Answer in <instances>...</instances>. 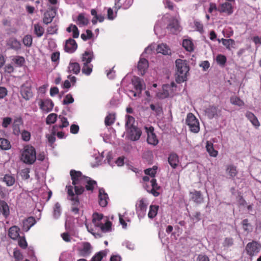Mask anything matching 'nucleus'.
Returning a JSON list of instances; mask_svg holds the SVG:
<instances>
[{"label": "nucleus", "mask_w": 261, "mask_h": 261, "mask_svg": "<svg viewBox=\"0 0 261 261\" xmlns=\"http://www.w3.org/2000/svg\"><path fill=\"white\" fill-rule=\"evenodd\" d=\"M178 21L176 19H173L168 24L167 28L173 33H176L179 30Z\"/></svg>", "instance_id": "a878e982"}, {"label": "nucleus", "mask_w": 261, "mask_h": 261, "mask_svg": "<svg viewBox=\"0 0 261 261\" xmlns=\"http://www.w3.org/2000/svg\"><path fill=\"white\" fill-rule=\"evenodd\" d=\"M261 245L259 243L253 241L248 243V244L246 245L245 250L247 254L252 257L258 254Z\"/></svg>", "instance_id": "20e7f679"}, {"label": "nucleus", "mask_w": 261, "mask_h": 261, "mask_svg": "<svg viewBox=\"0 0 261 261\" xmlns=\"http://www.w3.org/2000/svg\"><path fill=\"white\" fill-rule=\"evenodd\" d=\"M126 137L132 141H136L140 138L142 131L138 127H132L126 128Z\"/></svg>", "instance_id": "423d86ee"}, {"label": "nucleus", "mask_w": 261, "mask_h": 261, "mask_svg": "<svg viewBox=\"0 0 261 261\" xmlns=\"http://www.w3.org/2000/svg\"><path fill=\"white\" fill-rule=\"evenodd\" d=\"M80 71V66L77 62L70 63L68 66V72H73L75 74H77Z\"/></svg>", "instance_id": "473e14b6"}, {"label": "nucleus", "mask_w": 261, "mask_h": 261, "mask_svg": "<svg viewBox=\"0 0 261 261\" xmlns=\"http://www.w3.org/2000/svg\"><path fill=\"white\" fill-rule=\"evenodd\" d=\"M69 199L72 201L71 211L74 214H78L79 212V206L80 205L78 195H81L84 191L83 185H74V195L73 188L71 185L66 186Z\"/></svg>", "instance_id": "f257e3e1"}, {"label": "nucleus", "mask_w": 261, "mask_h": 261, "mask_svg": "<svg viewBox=\"0 0 261 261\" xmlns=\"http://www.w3.org/2000/svg\"><path fill=\"white\" fill-rule=\"evenodd\" d=\"M222 42L224 46L228 48L230 45L233 44L234 41L232 39H222Z\"/></svg>", "instance_id": "680f3d73"}, {"label": "nucleus", "mask_w": 261, "mask_h": 261, "mask_svg": "<svg viewBox=\"0 0 261 261\" xmlns=\"http://www.w3.org/2000/svg\"><path fill=\"white\" fill-rule=\"evenodd\" d=\"M112 223L109 219L106 220L103 223L101 224V225H99L97 227L100 228L101 232H108L111 230Z\"/></svg>", "instance_id": "c85d7f7f"}, {"label": "nucleus", "mask_w": 261, "mask_h": 261, "mask_svg": "<svg viewBox=\"0 0 261 261\" xmlns=\"http://www.w3.org/2000/svg\"><path fill=\"white\" fill-rule=\"evenodd\" d=\"M206 149L211 156L216 157L218 155V151L214 148L213 144L209 141H207L205 146Z\"/></svg>", "instance_id": "c756f323"}, {"label": "nucleus", "mask_w": 261, "mask_h": 261, "mask_svg": "<svg viewBox=\"0 0 261 261\" xmlns=\"http://www.w3.org/2000/svg\"><path fill=\"white\" fill-rule=\"evenodd\" d=\"M223 246L224 247H230L233 244V240L231 238H226L224 239L223 242Z\"/></svg>", "instance_id": "09e8293b"}, {"label": "nucleus", "mask_w": 261, "mask_h": 261, "mask_svg": "<svg viewBox=\"0 0 261 261\" xmlns=\"http://www.w3.org/2000/svg\"><path fill=\"white\" fill-rule=\"evenodd\" d=\"M77 20L84 25H87L89 22L88 20L84 17L83 14L79 15Z\"/></svg>", "instance_id": "4d7b16f0"}, {"label": "nucleus", "mask_w": 261, "mask_h": 261, "mask_svg": "<svg viewBox=\"0 0 261 261\" xmlns=\"http://www.w3.org/2000/svg\"><path fill=\"white\" fill-rule=\"evenodd\" d=\"M74 99L72 97V95L70 94H68L65 96L63 101V103L64 105H68L69 103H72Z\"/></svg>", "instance_id": "6e6d98bb"}, {"label": "nucleus", "mask_w": 261, "mask_h": 261, "mask_svg": "<svg viewBox=\"0 0 261 261\" xmlns=\"http://www.w3.org/2000/svg\"><path fill=\"white\" fill-rule=\"evenodd\" d=\"M96 185V181L92 180L90 177H88V179L84 180L81 185H85V188L87 190L92 191L94 189V186Z\"/></svg>", "instance_id": "bb28decb"}, {"label": "nucleus", "mask_w": 261, "mask_h": 261, "mask_svg": "<svg viewBox=\"0 0 261 261\" xmlns=\"http://www.w3.org/2000/svg\"><path fill=\"white\" fill-rule=\"evenodd\" d=\"M30 169L28 168L22 170V176L24 179H28L30 178Z\"/></svg>", "instance_id": "774afa93"}, {"label": "nucleus", "mask_w": 261, "mask_h": 261, "mask_svg": "<svg viewBox=\"0 0 261 261\" xmlns=\"http://www.w3.org/2000/svg\"><path fill=\"white\" fill-rule=\"evenodd\" d=\"M191 199L196 204H200L203 202L204 198L200 191L194 190L190 193Z\"/></svg>", "instance_id": "dca6fc26"}, {"label": "nucleus", "mask_w": 261, "mask_h": 261, "mask_svg": "<svg viewBox=\"0 0 261 261\" xmlns=\"http://www.w3.org/2000/svg\"><path fill=\"white\" fill-rule=\"evenodd\" d=\"M23 43L27 46H28V47L31 46L32 44V36L29 35H27L25 36L23 39Z\"/></svg>", "instance_id": "8fccbe9b"}, {"label": "nucleus", "mask_w": 261, "mask_h": 261, "mask_svg": "<svg viewBox=\"0 0 261 261\" xmlns=\"http://www.w3.org/2000/svg\"><path fill=\"white\" fill-rule=\"evenodd\" d=\"M226 173L228 178L233 180L238 174L237 167L235 165H232L227 166Z\"/></svg>", "instance_id": "aec40b11"}, {"label": "nucleus", "mask_w": 261, "mask_h": 261, "mask_svg": "<svg viewBox=\"0 0 261 261\" xmlns=\"http://www.w3.org/2000/svg\"><path fill=\"white\" fill-rule=\"evenodd\" d=\"M39 106L40 108L43 112L48 113L52 110L54 105L53 102L50 100H46L43 101L40 99L39 100Z\"/></svg>", "instance_id": "f3484780"}, {"label": "nucleus", "mask_w": 261, "mask_h": 261, "mask_svg": "<svg viewBox=\"0 0 261 261\" xmlns=\"http://www.w3.org/2000/svg\"><path fill=\"white\" fill-rule=\"evenodd\" d=\"M22 123V121L20 119H18L14 120L13 124V133L15 135H18L20 133L19 125Z\"/></svg>", "instance_id": "58836bf2"}, {"label": "nucleus", "mask_w": 261, "mask_h": 261, "mask_svg": "<svg viewBox=\"0 0 261 261\" xmlns=\"http://www.w3.org/2000/svg\"><path fill=\"white\" fill-rule=\"evenodd\" d=\"M175 65L177 72L180 74H187L189 70L186 60L177 59L175 61Z\"/></svg>", "instance_id": "6e6552de"}, {"label": "nucleus", "mask_w": 261, "mask_h": 261, "mask_svg": "<svg viewBox=\"0 0 261 261\" xmlns=\"http://www.w3.org/2000/svg\"><path fill=\"white\" fill-rule=\"evenodd\" d=\"M77 44L75 41L71 38L66 40L65 45V50L68 53H73L77 48Z\"/></svg>", "instance_id": "a211bd4d"}, {"label": "nucleus", "mask_w": 261, "mask_h": 261, "mask_svg": "<svg viewBox=\"0 0 261 261\" xmlns=\"http://www.w3.org/2000/svg\"><path fill=\"white\" fill-rule=\"evenodd\" d=\"M147 134H148V137H147V142L148 144L151 145H156L159 143V140L154 133V128L153 127L150 126L149 128L146 127Z\"/></svg>", "instance_id": "1a4fd4ad"}, {"label": "nucleus", "mask_w": 261, "mask_h": 261, "mask_svg": "<svg viewBox=\"0 0 261 261\" xmlns=\"http://www.w3.org/2000/svg\"><path fill=\"white\" fill-rule=\"evenodd\" d=\"M0 148L2 150H8L11 148L10 141L3 138H0Z\"/></svg>", "instance_id": "f704fd0d"}, {"label": "nucleus", "mask_w": 261, "mask_h": 261, "mask_svg": "<svg viewBox=\"0 0 261 261\" xmlns=\"http://www.w3.org/2000/svg\"><path fill=\"white\" fill-rule=\"evenodd\" d=\"M3 181L7 186H13L15 183V178L11 175L6 174L3 177Z\"/></svg>", "instance_id": "c9c22d12"}, {"label": "nucleus", "mask_w": 261, "mask_h": 261, "mask_svg": "<svg viewBox=\"0 0 261 261\" xmlns=\"http://www.w3.org/2000/svg\"><path fill=\"white\" fill-rule=\"evenodd\" d=\"M115 120V115H107L105 119V124L106 126H110L114 124Z\"/></svg>", "instance_id": "79ce46f5"}, {"label": "nucleus", "mask_w": 261, "mask_h": 261, "mask_svg": "<svg viewBox=\"0 0 261 261\" xmlns=\"http://www.w3.org/2000/svg\"><path fill=\"white\" fill-rule=\"evenodd\" d=\"M136 211L138 217H143L145 215L147 205L143 199L138 201L136 205Z\"/></svg>", "instance_id": "f8f14e48"}, {"label": "nucleus", "mask_w": 261, "mask_h": 261, "mask_svg": "<svg viewBox=\"0 0 261 261\" xmlns=\"http://www.w3.org/2000/svg\"><path fill=\"white\" fill-rule=\"evenodd\" d=\"M19 228L18 226L16 225L11 226L8 232L9 237L13 240L16 239L19 236Z\"/></svg>", "instance_id": "393cba45"}, {"label": "nucleus", "mask_w": 261, "mask_h": 261, "mask_svg": "<svg viewBox=\"0 0 261 261\" xmlns=\"http://www.w3.org/2000/svg\"><path fill=\"white\" fill-rule=\"evenodd\" d=\"M168 163L173 169H176L179 163L178 156L176 153H170L168 157Z\"/></svg>", "instance_id": "412c9836"}, {"label": "nucleus", "mask_w": 261, "mask_h": 261, "mask_svg": "<svg viewBox=\"0 0 261 261\" xmlns=\"http://www.w3.org/2000/svg\"><path fill=\"white\" fill-rule=\"evenodd\" d=\"M0 214L5 218H7L10 215L9 205L5 201H0Z\"/></svg>", "instance_id": "4be33fe9"}, {"label": "nucleus", "mask_w": 261, "mask_h": 261, "mask_svg": "<svg viewBox=\"0 0 261 261\" xmlns=\"http://www.w3.org/2000/svg\"><path fill=\"white\" fill-rule=\"evenodd\" d=\"M18 245L19 247L23 249H25L27 247L28 244L26 240L23 238H19L18 241Z\"/></svg>", "instance_id": "13d9d810"}, {"label": "nucleus", "mask_w": 261, "mask_h": 261, "mask_svg": "<svg viewBox=\"0 0 261 261\" xmlns=\"http://www.w3.org/2000/svg\"><path fill=\"white\" fill-rule=\"evenodd\" d=\"M105 255V254L103 252L100 251L97 252L91 258V261H101Z\"/></svg>", "instance_id": "de8ad7c7"}, {"label": "nucleus", "mask_w": 261, "mask_h": 261, "mask_svg": "<svg viewBox=\"0 0 261 261\" xmlns=\"http://www.w3.org/2000/svg\"><path fill=\"white\" fill-rule=\"evenodd\" d=\"M36 223V220L34 217H29L24 219L22 221V230L24 231H28Z\"/></svg>", "instance_id": "4468645a"}, {"label": "nucleus", "mask_w": 261, "mask_h": 261, "mask_svg": "<svg viewBox=\"0 0 261 261\" xmlns=\"http://www.w3.org/2000/svg\"><path fill=\"white\" fill-rule=\"evenodd\" d=\"M61 214V207L59 202H56L54 205V217L55 219H58L60 217Z\"/></svg>", "instance_id": "ea45409f"}, {"label": "nucleus", "mask_w": 261, "mask_h": 261, "mask_svg": "<svg viewBox=\"0 0 261 261\" xmlns=\"http://www.w3.org/2000/svg\"><path fill=\"white\" fill-rule=\"evenodd\" d=\"M21 136L24 141H29L30 139V133L27 130H23L21 133Z\"/></svg>", "instance_id": "052dcab7"}, {"label": "nucleus", "mask_w": 261, "mask_h": 261, "mask_svg": "<svg viewBox=\"0 0 261 261\" xmlns=\"http://www.w3.org/2000/svg\"><path fill=\"white\" fill-rule=\"evenodd\" d=\"M31 87V84L29 82H27L21 87L20 92L21 95L25 100H29L33 96Z\"/></svg>", "instance_id": "9d476101"}, {"label": "nucleus", "mask_w": 261, "mask_h": 261, "mask_svg": "<svg viewBox=\"0 0 261 261\" xmlns=\"http://www.w3.org/2000/svg\"><path fill=\"white\" fill-rule=\"evenodd\" d=\"M61 116L60 115L59 116V118H61V122H62V124H60L59 125H55L53 126V129H56L57 130L58 128H63L64 127H67L68 126L69 122H68L67 118H65L64 117H60Z\"/></svg>", "instance_id": "a19ab883"}, {"label": "nucleus", "mask_w": 261, "mask_h": 261, "mask_svg": "<svg viewBox=\"0 0 261 261\" xmlns=\"http://www.w3.org/2000/svg\"><path fill=\"white\" fill-rule=\"evenodd\" d=\"M125 120H126V123H125L126 128L132 127H137L134 124L135 123V119L132 116L126 115Z\"/></svg>", "instance_id": "4c0bfd02"}, {"label": "nucleus", "mask_w": 261, "mask_h": 261, "mask_svg": "<svg viewBox=\"0 0 261 261\" xmlns=\"http://www.w3.org/2000/svg\"><path fill=\"white\" fill-rule=\"evenodd\" d=\"M82 70L83 73L89 75L92 72V68L88 65H84Z\"/></svg>", "instance_id": "e2e57ef3"}, {"label": "nucleus", "mask_w": 261, "mask_h": 261, "mask_svg": "<svg viewBox=\"0 0 261 261\" xmlns=\"http://www.w3.org/2000/svg\"><path fill=\"white\" fill-rule=\"evenodd\" d=\"M93 58V52L86 51L82 57V61L84 62V65H88L90 63Z\"/></svg>", "instance_id": "7c9ffc66"}, {"label": "nucleus", "mask_w": 261, "mask_h": 261, "mask_svg": "<svg viewBox=\"0 0 261 261\" xmlns=\"http://www.w3.org/2000/svg\"><path fill=\"white\" fill-rule=\"evenodd\" d=\"M99 203L101 207H105L108 205L109 196L108 194L105 192L103 188H100L99 190Z\"/></svg>", "instance_id": "2eb2a0df"}, {"label": "nucleus", "mask_w": 261, "mask_h": 261, "mask_svg": "<svg viewBox=\"0 0 261 261\" xmlns=\"http://www.w3.org/2000/svg\"><path fill=\"white\" fill-rule=\"evenodd\" d=\"M183 47L188 51L193 50V44L190 40L185 39L182 42Z\"/></svg>", "instance_id": "c03bdc74"}, {"label": "nucleus", "mask_w": 261, "mask_h": 261, "mask_svg": "<svg viewBox=\"0 0 261 261\" xmlns=\"http://www.w3.org/2000/svg\"><path fill=\"white\" fill-rule=\"evenodd\" d=\"M132 84L134 85L136 92L130 91L134 96H136L138 93V96L141 93V91L145 88V85L143 80L137 76H134L132 79Z\"/></svg>", "instance_id": "0eeeda50"}, {"label": "nucleus", "mask_w": 261, "mask_h": 261, "mask_svg": "<svg viewBox=\"0 0 261 261\" xmlns=\"http://www.w3.org/2000/svg\"><path fill=\"white\" fill-rule=\"evenodd\" d=\"M56 10L54 7H51L50 11H47L44 14L43 22L46 24L51 22L56 14Z\"/></svg>", "instance_id": "6ab92c4d"}, {"label": "nucleus", "mask_w": 261, "mask_h": 261, "mask_svg": "<svg viewBox=\"0 0 261 261\" xmlns=\"http://www.w3.org/2000/svg\"><path fill=\"white\" fill-rule=\"evenodd\" d=\"M92 246L88 242H84L82 244V247L79 249V254L80 256L87 257L91 253Z\"/></svg>", "instance_id": "9b49d317"}, {"label": "nucleus", "mask_w": 261, "mask_h": 261, "mask_svg": "<svg viewBox=\"0 0 261 261\" xmlns=\"http://www.w3.org/2000/svg\"><path fill=\"white\" fill-rule=\"evenodd\" d=\"M150 184L152 187V189L150 191L148 190V191L152 194L155 197L159 196L160 193L156 191L160 189V187L158 186L156 179L153 178L151 179L150 180Z\"/></svg>", "instance_id": "b1692460"}, {"label": "nucleus", "mask_w": 261, "mask_h": 261, "mask_svg": "<svg viewBox=\"0 0 261 261\" xmlns=\"http://www.w3.org/2000/svg\"><path fill=\"white\" fill-rule=\"evenodd\" d=\"M216 61L219 64L223 66L226 63V58L223 55H219L216 57Z\"/></svg>", "instance_id": "603ef678"}, {"label": "nucleus", "mask_w": 261, "mask_h": 261, "mask_svg": "<svg viewBox=\"0 0 261 261\" xmlns=\"http://www.w3.org/2000/svg\"><path fill=\"white\" fill-rule=\"evenodd\" d=\"M156 50L158 53H161L164 55H169L171 54L170 48L166 44H165L158 45Z\"/></svg>", "instance_id": "cd10ccee"}, {"label": "nucleus", "mask_w": 261, "mask_h": 261, "mask_svg": "<svg viewBox=\"0 0 261 261\" xmlns=\"http://www.w3.org/2000/svg\"><path fill=\"white\" fill-rule=\"evenodd\" d=\"M205 113L207 114H216L219 113V111L216 107H210L205 110Z\"/></svg>", "instance_id": "69168bd1"}, {"label": "nucleus", "mask_w": 261, "mask_h": 261, "mask_svg": "<svg viewBox=\"0 0 261 261\" xmlns=\"http://www.w3.org/2000/svg\"><path fill=\"white\" fill-rule=\"evenodd\" d=\"M156 167L153 166L152 168H149L145 170L144 172L146 175H150L151 177H154L156 174Z\"/></svg>", "instance_id": "3c124183"}, {"label": "nucleus", "mask_w": 261, "mask_h": 261, "mask_svg": "<svg viewBox=\"0 0 261 261\" xmlns=\"http://www.w3.org/2000/svg\"><path fill=\"white\" fill-rule=\"evenodd\" d=\"M187 74H180L178 73L177 76L176 77V81L178 83H180L186 80Z\"/></svg>", "instance_id": "bf43d9fd"}, {"label": "nucleus", "mask_w": 261, "mask_h": 261, "mask_svg": "<svg viewBox=\"0 0 261 261\" xmlns=\"http://www.w3.org/2000/svg\"><path fill=\"white\" fill-rule=\"evenodd\" d=\"M148 67V63L144 58H141L138 64V69L141 72V74L143 75L145 71Z\"/></svg>", "instance_id": "5701e85b"}, {"label": "nucleus", "mask_w": 261, "mask_h": 261, "mask_svg": "<svg viewBox=\"0 0 261 261\" xmlns=\"http://www.w3.org/2000/svg\"><path fill=\"white\" fill-rule=\"evenodd\" d=\"M109 218L105 217L101 213H95L92 214V223H94L96 227L100 226L101 224L103 223L106 220H108Z\"/></svg>", "instance_id": "ddd939ff"}, {"label": "nucleus", "mask_w": 261, "mask_h": 261, "mask_svg": "<svg viewBox=\"0 0 261 261\" xmlns=\"http://www.w3.org/2000/svg\"><path fill=\"white\" fill-rule=\"evenodd\" d=\"M34 32L38 37H41L44 33V29L39 24L34 25Z\"/></svg>", "instance_id": "37998d69"}, {"label": "nucleus", "mask_w": 261, "mask_h": 261, "mask_svg": "<svg viewBox=\"0 0 261 261\" xmlns=\"http://www.w3.org/2000/svg\"><path fill=\"white\" fill-rule=\"evenodd\" d=\"M8 44L11 48L15 50H18L20 48V43L15 38L10 39L9 41Z\"/></svg>", "instance_id": "e433bc0d"}, {"label": "nucleus", "mask_w": 261, "mask_h": 261, "mask_svg": "<svg viewBox=\"0 0 261 261\" xmlns=\"http://www.w3.org/2000/svg\"><path fill=\"white\" fill-rule=\"evenodd\" d=\"M79 130V127L77 124H71L70 127V132L73 134H77Z\"/></svg>", "instance_id": "0e129e2a"}, {"label": "nucleus", "mask_w": 261, "mask_h": 261, "mask_svg": "<svg viewBox=\"0 0 261 261\" xmlns=\"http://www.w3.org/2000/svg\"><path fill=\"white\" fill-rule=\"evenodd\" d=\"M243 229L246 231H249L252 230L251 224L249 223L248 219H245L242 222Z\"/></svg>", "instance_id": "49530a36"}, {"label": "nucleus", "mask_w": 261, "mask_h": 261, "mask_svg": "<svg viewBox=\"0 0 261 261\" xmlns=\"http://www.w3.org/2000/svg\"><path fill=\"white\" fill-rule=\"evenodd\" d=\"M57 115H48L46 122L47 124H54L57 120Z\"/></svg>", "instance_id": "864d4df0"}, {"label": "nucleus", "mask_w": 261, "mask_h": 261, "mask_svg": "<svg viewBox=\"0 0 261 261\" xmlns=\"http://www.w3.org/2000/svg\"><path fill=\"white\" fill-rule=\"evenodd\" d=\"M70 177H71L72 185L73 186L81 185L84 181L88 179V177L83 175L81 172L74 169L70 170Z\"/></svg>", "instance_id": "7ed1b4c3"}, {"label": "nucleus", "mask_w": 261, "mask_h": 261, "mask_svg": "<svg viewBox=\"0 0 261 261\" xmlns=\"http://www.w3.org/2000/svg\"><path fill=\"white\" fill-rule=\"evenodd\" d=\"M159 206L157 205H151L149 207L148 217L152 219L158 214Z\"/></svg>", "instance_id": "72a5a7b5"}, {"label": "nucleus", "mask_w": 261, "mask_h": 261, "mask_svg": "<svg viewBox=\"0 0 261 261\" xmlns=\"http://www.w3.org/2000/svg\"><path fill=\"white\" fill-rule=\"evenodd\" d=\"M231 102L236 105L241 106L243 105V102L237 97H232L230 99Z\"/></svg>", "instance_id": "5fc2aeb1"}, {"label": "nucleus", "mask_w": 261, "mask_h": 261, "mask_svg": "<svg viewBox=\"0 0 261 261\" xmlns=\"http://www.w3.org/2000/svg\"><path fill=\"white\" fill-rule=\"evenodd\" d=\"M221 12H225L228 14L232 13V8L231 4L228 2H226L221 5V7L219 10Z\"/></svg>", "instance_id": "2f4dec72"}, {"label": "nucleus", "mask_w": 261, "mask_h": 261, "mask_svg": "<svg viewBox=\"0 0 261 261\" xmlns=\"http://www.w3.org/2000/svg\"><path fill=\"white\" fill-rule=\"evenodd\" d=\"M186 124L189 126L191 132L197 133L199 132V121L195 115H187Z\"/></svg>", "instance_id": "39448f33"}, {"label": "nucleus", "mask_w": 261, "mask_h": 261, "mask_svg": "<svg viewBox=\"0 0 261 261\" xmlns=\"http://www.w3.org/2000/svg\"><path fill=\"white\" fill-rule=\"evenodd\" d=\"M197 261H210L209 257L205 254H200L196 258Z\"/></svg>", "instance_id": "338daca9"}, {"label": "nucleus", "mask_w": 261, "mask_h": 261, "mask_svg": "<svg viewBox=\"0 0 261 261\" xmlns=\"http://www.w3.org/2000/svg\"><path fill=\"white\" fill-rule=\"evenodd\" d=\"M246 117H248V119L251 122V124L254 126L258 127L259 126V121L255 117V115H246Z\"/></svg>", "instance_id": "a18cd8bd"}, {"label": "nucleus", "mask_w": 261, "mask_h": 261, "mask_svg": "<svg viewBox=\"0 0 261 261\" xmlns=\"http://www.w3.org/2000/svg\"><path fill=\"white\" fill-rule=\"evenodd\" d=\"M36 152L32 146L28 145L24 147L22 153L21 160L26 164L32 165L36 160Z\"/></svg>", "instance_id": "f03ea898"}]
</instances>
